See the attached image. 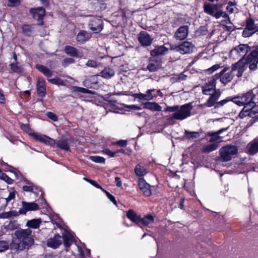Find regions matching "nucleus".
Returning a JSON list of instances; mask_svg holds the SVG:
<instances>
[{"instance_id":"1","label":"nucleus","mask_w":258,"mask_h":258,"mask_svg":"<svg viewBox=\"0 0 258 258\" xmlns=\"http://www.w3.org/2000/svg\"><path fill=\"white\" fill-rule=\"evenodd\" d=\"M34 243L30 229L18 230L15 232L11 246L16 250H23L28 248Z\"/></svg>"},{"instance_id":"2","label":"nucleus","mask_w":258,"mask_h":258,"mask_svg":"<svg viewBox=\"0 0 258 258\" xmlns=\"http://www.w3.org/2000/svg\"><path fill=\"white\" fill-rule=\"evenodd\" d=\"M192 109L191 103H187L181 106H168L165 109V111L173 112L167 118L169 121L173 120H182L190 116Z\"/></svg>"},{"instance_id":"3","label":"nucleus","mask_w":258,"mask_h":258,"mask_svg":"<svg viewBox=\"0 0 258 258\" xmlns=\"http://www.w3.org/2000/svg\"><path fill=\"white\" fill-rule=\"evenodd\" d=\"M203 8L205 13L215 17L216 19L220 18H223V20L221 21L222 25L231 23L228 15L225 12L220 10L217 5L205 3L203 6Z\"/></svg>"},{"instance_id":"4","label":"nucleus","mask_w":258,"mask_h":258,"mask_svg":"<svg viewBox=\"0 0 258 258\" xmlns=\"http://www.w3.org/2000/svg\"><path fill=\"white\" fill-rule=\"evenodd\" d=\"M255 95L252 91H249L243 95L234 97L232 101L238 105L247 106L250 108H256V103L253 100Z\"/></svg>"},{"instance_id":"5","label":"nucleus","mask_w":258,"mask_h":258,"mask_svg":"<svg viewBox=\"0 0 258 258\" xmlns=\"http://www.w3.org/2000/svg\"><path fill=\"white\" fill-rule=\"evenodd\" d=\"M238 153L236 146L234 145H226L222 147L219 150L220 156L218 160L221 162H227L231 160L232 157Z\"/></svg>"},{"instance_id":"6","label":"nucleus","mask_w":258,"mask_h":258,"mask_svg":"<svg viewBox=\"0 0 258 258\" xmlns=\"http://www.w3.org/2000/svg\"><path fill=\"white\" fill-rule=\"evenodd\" d=\"M258 32V25H256L253 20L247 18L245 21V27L242 32V36L249 37Z\"/></svg>"},{"instance_id":"7","label":"nucleus","mask_w":258,"mask_h":258,"mask_svg":"<svg viewBox=\"0 0 258 258\" xmlns=\"http://www.w3.org/2000/svg\"><path fill=\"white\" fill-rule=\"evenodd\" d=\"M221 94V92L220 90L217 89V91H215L214 92H213L212 94L209 95H210V97L208 99L205 103L201 104L200 107L202 108H204L206 107H214L215 108H216L218 100L219 99Z\"/></svg>"},{"instance_id":"8","label":"nucleus","mask_w":258,"mask_h":258,"mask_svg":"<svg viewBox=\"0 0 258 258\" xmlns=\"http://www.w3.org/2000/svg\"><path fill=\"white\" fill-rule=\"evenodd\" d=\"M30 136L36 141L51 146V147H54L55 145V141L54 140L40 133L35 132L31 133Z\"/></svg>"},{"instance_id":"9","label":"nucleus","mask_w":258,"mask_h":258,"mask_svg":"<svg viewBox=\"0 0 258 258\" xmlns=\"http://www.w3.org/2000/svg\"><path fill=\"white\" fill-rule=\"evenodd\" d=\"M227 71H228V69H224L219 74H217L215 75L216 78H220V81L224 84H226L230 82L232 80L235 74V72H232V69L231 71L228 72Z\"/></svg>"},{"instance_id":"10","label":"nucleus","mask_w":258,"mask_h":258,"mask_svg":"<svg viewBox=\"0 0 258 258\" xmlns=\"http://www.w3.org/2000/svg\"><path fill=\"white\" fill-rule=\"evenodd\" d=\"M247 63L246 58H242L237 62L232 67V72H237L235 75L240 77L242 76L243 72L245 70L246 64Z\"/></svg>"},{"instance_id":"11","label":"nucleus","mask_w":258,"mask_h":258,"mask_svg":"<svg viewBox=\"0 0 258 258\" xmlns=\"http://www.w3.org/2000/svg\"><path fill=\"white\" fill-rule=\"evenodd\" d=\"M247 63L246 58H242L237 62L232 67V72H237L235 75L240 77L242 76L243 72L245 70L246 64Z\"/></svg>"},{"instance_id":"12","label":"nucleus","mask_w":258,"mask_h":258,"mask_svg":"<svg viewBox=\"0 0 258 258\" xmlns=\"http://www.w3.org/2000/svg\"><path fill=\"white\" fill-rule=\"evenodd\" d=\"M22 205V208L19 210V213L20 214H25L28 211H36L39 209L38 205L34 202L29 203L23 201Z\"/></svg>"},{"instance_id":"13","label":"nucleus","mask_w":258,"mask_h":258,"mask_svg":"<svg viewBox=\"0 0 258 258\" xmlns=\"http://www.w3.org/2000/svg\"><path fill=\"white\" fill-rule=\"evenodd\" d=\"M202 92L204 95H208L217 91L216 82L214 79H211L202 87Z\"/></svg>"},{"instance_id":"14","label":"nucleus","mask_w":258,"mask_h":258,"mask_svg":"<svg viewBox=\"0 0 258 258\" xmlns=\"http://www.w3.org/2000/svg\"><path fill=\"white\" fill-rule=\"evenodd\" d=\"M138 40L142 46H150L153 41V38L146 31H142L138 35Z\"/></svg>"},{"instance_id":"15","label":"nucleus","mask_w":258,"mask_h":258,"mask_svg":"<svg viewBox=\"0 0 258 258\" xmlns=\"http://www.w3.org/2000/svg\"><path fill=\"white\" fill-rule=\"evenodd\" d=\"M89 28L95 33L100 32L103 29L102 20L97 18H93L90 21Z\"/></svg>"},{"instance_id":"16","label":"nucleus","mask_w":258,"mask_h":258,"mask_svg":"<svg viewBox=\"0 0 258 258\" xmlns=\"http://www.w3.org/2000/svg\"><path fill=\"white\" fill-rule=\"evenodd\" d=\"M62 243V237L59 234H55L53 237L49 238L46 242L48 247L53 249L58 247Z\"/></svg>"},{"instance_id":"17","label":"nucleus","mask_w":258,"mask_h":258,"mask_svg":"<svg viewBox=\"0 0 258 258\" xmlns=\"http://www.w3.org/2000/svg\"><path fill=\"white\" fill-rule=\"evenodd\" d=\"M194 48L193 44L190 42L185 41L176 48L177 51L181 54L188 53L192 51Z\"/></svg>"},{"instance_id":"18","label":"nucleus","mask_w":258,"mask_h":258,"mask_svg":"<svg viewBox=\"0 0 258 258\" xmlns=\"http://www.w3.org/2000/svg\"><path fill=\"white\" fill-rule=\"evenodd\" d=\"M188 33V27L187 26H182L175 32L174 37L177 40H182L186 38Z\"/></svg>"},{"instance_id":"19","label":"nucleus","mask_w":258,"mask_h":258,"mask_svg":"<svg viewBox=\"0 0 258 258\" xmlns=\"http://www.w3.org/2000/svg\"><path fill=\"white\" fill-rule=\"evenodd\" d=\"M139 186L141 190L145 196L149 197L152 195L150 184L147 183L144 179L139 178Z\"/></svg>"},{"instance_id":"20","label":"nucleus","mask_w":258,"mask_h":258,"mask_svg":"<svg viewBox=\"0 0 258 258\" xmlns=\"http://www.w3.org/2000/svg\"><path fill=\"white\" fill-rule=\"evenodd\" d=\"M91 37V34L84 30L80 31L76 36V40L80 43L83 44Z\"/></svg>"},{"instance_id":"21","label":"nucleus","mask_w":258,"mask_h":258,"mask_svg":"<svg viewBox=\"0 0 258 258\" xmlns=\"http://www.w3.org/2000/svg\"><path fill=\"white\" fill-rule=\"evenodd\" d=\"M30 12L33 15V18L38 21L42 20L45 14V10L42 7L32 9Z\"/></svg>"},{"instance_id":"22","label":"nucleus","mask_w":258,"mask_h":258,"mask_svg":"<svg viewBox=\"0 0 258 258\" xmlns=\"http://www.w3.org/2000/svg\"><path fill=\"white\" fill-rule=\"evenodd\" d=\"M250 50V47L247 44H240L236 46L231 50L232 53H235L239 55H244Z\"/></svg>"},{"instance_id":"23","label":"nucleus","mask_w":258,"mask_h":258,"mask_svg":"<svg viewBox=\"0 0 258 258\" xmlns=\"http://www.w3.org/2000/svg\"><path fill=\"white\" fill-rule=\"evenodd\" d=\"M256 108H250L248 106H244L243 109L240 111L239 114V116L241 118L249 116L251 117H253L255 114Z\"/></svg>"},{"instance_id":"24","label":"nucleus","mask_w":258,"mask_h":258,"mask_svg":"<svg viewBox=\"0 0 258 258\" xmlns=\"http://www.w3.org/2000/svg\"><path fill=\"white\" fill-rule=\"evenodd\" d=\"M155 91L154 89H149L148 90L146 91V94H142V93H139V94H134V96L140 99V100H147V101H150L152 100L154 98V96L152 94V93Z\"/></svg>"},{"instance_id":"25","label":"nucleus","mask_w":258,"mask_h":258,"mask_svg":"<svg viewBox=\"0 0 258 258\" xmlns=\"http://www.w3.org/2000/svg\"><path fill=\"white\" fill-rule=\"evenodd\" d=\"M126 217L133 222L137 225L140 224L141 216L134 210L130 209L126 212Z\"/></svg>"},{"instance_id":"26","label":"nucleus","mask_w":258,"mask_h":258,"mask_svg":"<svg viewBox=\"0 0 258 258\" xmlns=\"http://www.w3.org/2000/svg\"><path fill=\"white\" fill-rule=\"evenodd\" d=\"M98 75H92L84 81L85 86L94 88V86L98 83Z\"/></svg>"},{"instance_id":"27","label":"nucleus","mask_w":258,"mask_h":258,"mask_svg":"<svg viewBox=\"0 0 258 258\" xmlns=\"http://www.w3.org/2000/svg\"><path fill=\"white\" fill-rule=\"evenodd\" d=\"M161 67V61L159 59H152L150 60V62L147 66V69L150 72H154Z\"/></svg>"},{"instance_id":"28","label":"nucleus","mask_w":258,"mask_h":258,"mask_svg":"<svg viewBox=\"0 0 258 258\" xmlns=\"http://www.w3.org/2000/svg\"><path fill=\"white\" fill-rule=\"evenodd\" d=\"M168 51V49L163 45L156 47L153 50L151 51V55L153 56H157L163 55Z\"/></svg>"},{"instance_id":"29","label":"nucleus","mask_w":258,"mask_h":258,"mask_svg":"<svg viewBox=\"0 0 258 258\" xmlns=\"http://www.w3.org/2000/svg\"><path fill=\"white\" fill-rule=\"evenodd\" d=\"M144 108L153 111H160L162 109V107L155 102H147L145 103L144 104Z\"/></svg>"},{"instance_id":"30","label":"nucleus","mask_w":258,"mask_h":258,"mask_svg":"<svg viewBox=\"0 0 258 258\" xmlns=\"http://www.w3.org/2000/svg\"><path fill=\"white\" fill-rule=\"evenodd\" d=\"M37 92L40 96L43 97L45 94V81L42 79H39L37 84Z\"/></svg>"},{"instance_id":"31","label":"nucleus","mask_w":258,"mask_h":258,"mask_svg":"<svg viewBox=\"0 0 258 258\" xmlns=\"http://www.w3.org/2000/svg\"><path fill=\"white\" fill-rule=\"evenodd\" d=\"M65 52L71 56L81 57L82 56L81 53H78V50L74 47L71 46H66L64 48Z\"/></svg>"},{"instance_id":"32","label":"nucleus","mask_w":258,"mask_h":258,"mask_svg":"<svg viewBox=\"0 0 258 258\" xmlns=\"http://www.w3.org/2000/svg\"><path fill=\"white\" fill-rule=\"evenodd\" d=\"M63 241L64 246L67 248L69 247L74 240V237L72 234L69 232L64 233L62 235V241Z\"/></svg>"},{"instance_id":"33","label":"nucleus","mask_w":258,"mask_h":258,"mask_svg":"<svg viewBox=\"0 0 258 258\" xmlns=\"http://www.w3.org/2000/svg\"><path fill=\"white\" fill-rule=\"evenodd\" d=\"M248 152L250 154L254 155L258 152V140L254 139L248 145Z\"/></svg>"},{"instance_id":"34","label":"nucleus","mask_w":258,"mask_h":258,"mask_svg":"<svg viewBox=\"0 0 258 258\" xmlns=\"http://www.w3.org/2000/svg\"><path fill=\"white\" fill-rule=\"evenodd\" d=\"M135 172L138 176H143L148 173L147 168L141 164H138L135 168Z\"/></svg>"},{"instance_id":"35","label":"nucleus","mask_w":258,"mask_h":258,"mask_svg":"<svg viewBox=\"0 0 258 258\" xmlns=\"http://www.w3.org/2000/svg\"><path fill=\"white\" fill-rule=\"evenodd\" d=\"M247 64H249V68L251 70H254L257 68L258 61L256 60V57L248 55L246 58Z\"/></svg>"},{"instance_id":"36","label":"nucleus","mask_w":258,"mask_h":258,"mask_svg":"<svg viewBox=\"0 0 258 258\" xmlns=\"http://www.w3.org/2000/svg\"><path fill=\"white\" fill-rule=\"evenodd\" d=\"M27 183L28 184V185H25L23 187L24 191L32 192L34 194H37L38 191H40V189L34 185L31 182L27 181Z\"/></svg>"},{"instance_id":"37","label":"nucleus","mask_w":258,"mask_h":258,"mask_svg":"<svg viewBox=\"0 0 258 258\" xmlns=\"http://www.w3.org/2000/svg\"><path fill=\"white\" fill-rule=\"evenodd\" d=\"M41 222V219H33L28 220L27 222L26 226L31 228L37 229L39 228Z\"/></svg>"},{"instance_id":"38","label":"nucleus","mask_w":258,"mask_h":258,"mask_svg":"<svg viewBox=\"0 0 258 258\" xmlns=\"http://www.w3.org/2000/svg\"><path fill=\"white\" fill-rule=\"evenodd\" d=\"M154 221V218L152 216L148 215L143 218L141 217L140 224L138 225L140 227L142 226H147L153 223Z\"/></svg>"},{"instance_id":"39","label":"nucleus","mask_w":258,"mask_h":258,"mask_svg":"<svg viewBox=\"0 0 258 258\" xmlns=\"http://www.w3.org/2000/svg\"><path fill=\"white\" fill-rule=\"evenodd\" d=\"M37 69L42 73L47 78H50L52 76V72L49 69L46 68L43 65L38 64L36 66Z\"/></svg>"},{"instance_id":"40","label":"nucleus","mask_w":258,"mask_h":258,"mask_svg":"<svg viewBox=\"0 0 258 258\" xmlns=\"http://www.w3.org/2000/svg\"><path fill=\"white\" fill-rule=\"evenodd\" d=\"M226 130V128L222 129L216 132H209L208 133V135L211 137V138L209 140L210 142H214L217 141L221 139V137L218 135L220 134L223 131Z\"/></svg>"},{"instance_id":"41","label":"nucleus","mask_w":258,"mask_h":258,"mask_svg":"<svg viewBox=\"0 0 258 258\" xmlns=\"http://www.w3.org/2000/svg\"><path fill=\"white\" fill-rule=\"evenodd\" d=\"M101 77L105 79H110L113 76V71L110 68H105L100 72Z\"/></svg>"},{"instance_id":"42","label":"nucleus","mask_w":258,"mask_h":258,"mask_svg":"<svg viewBox=\"0 0 258 258\" xmlns=\"http://www.w3.org/2000/svg\"><path fill=\"white\" fill-rule=\"evenodd\" d=\"M218 148V145L216 143L207 145L203 147L202 151L204 153H210L216 150Z\"/></svg>"},{"instance_id":"43","label":"nucleus","mask_w":258,"mask_h":258,"mask_svg":"<svg viewBox=\"0 0 258 258\" xmlns=\"http://www.w3.org/2000/svg\"><path fill=\"white\" fill-rule=\"evenodd\" d=\"M55 144L58 148L64 150L65 151L69 150V146L68 144L66 141L64 140H59L57 142H55Z\"/></svg>"},{"instance_id":"44","label":"nucleus","mask_w":258,"mask_h":258,"mask_svg":"<svg viewBox=\"0 0 258 258\" xmlns=\"http://www.w3.org/2000/svg\"><path fill=\"white\" fill-rule=\"evenodd\" d=\"M18 215V212L16 211H12L1 214V217L2 218L7 219L17 216Z\"/></svg>"},{"instance_id":"45","label":"nucleus","mask_w":258,"mask_h":258,"mask_svg":"<svg viewBox=\"0 0 258 258\" xmlns=\"http://www.w3.org/2000/svg\"><path fill=\"white\" fill-rule=\"evenodd\" d=\"M185 135L186 138L188 139H194L198 138L200 136L199 132H189L187 130L185 131Z\"/></svg>"},{"instance_id":"46","label":"nucleus","mask_w":258,"mask_h":258,"mask_svg":"<svg viewBox=\"0 0 258 258\" xmlns=\"http://www.w3.org/2000/svg\"><path fill=\"white\" fill-rule=\"evenodd\" d=\"M11 69L15 73H21L22 71V68L21 65L17 62L15 63H12L10 64Z\"/></svg>"},{"instance_id":"47","label":"nucleus","mask_w":258,"mask_h":258,"mask_svg":"<svg viewBox=\"0 0 258 258\" xmlns=\"http://www.w3.org/2000/svg\"><path fill=\"white\" fill-rule=\"evenodd\" d=\"M23 32L25 35H30L33 32V28L29 25H25L22 27Z\"/></svg>"},{"instance_id":"48","label":"nucleus","mask_w":258,"mask_h":258,"mask_svg":"<svg viewBox=\"0 0 258 258\" xmlns=\"http://www.w3.org/2000/svg\"><path fill=\"white\" fill-rule=\"evenodd\" d=\"M101 64V63L92 59L88 60L86 63L87 67L94 68L99 67Z\"/></svg>"},{"instance_id":"49","label":"nucleus","mask_w":258,"mask_h":258,"mask_svg":"<svg viewBox=\"0 0 258 258\" xmlns=\"http://www.w3.org/2000/svg\"><path fill=\"white\" fill-rule=\"evenodd\" d=\"M89 159L91 161L98 163H104L105 160L103 157L99 156H90Z\"/></svg>"},{"instance_id":"50","label":"nucleus","mask_w":258,"mask_h":258,"mask_svg":"<svg viewBox=\"0 0 258 258\" xmlns=\"http://www.w3.org/2000/svg\"><path fill=\"white\" fill-rule=\"evenodd\" d=\"M9 243L6 241H0V252H4L9 248Z\"/></svg>"},{"instance_id":"51","label":"nucleus","mask_w":258,"mask_h":258,"mask_svg":"<svg viewBox=\"0 0 258 258\" xmlns=\"http://www.w3.org/2000/svg\"><path fill=\"white\" fill-rule=\"evenodd\" d=\"M20 127L22 130L28 133L30 136L31 133H34L32 132V130L31 129V128L28 124L21 123L20 125Z\"/></svg>"},{"instance_id":"52","label":"nucleus","mask_w":258,"mask_h":258,"mask_svg":"<svg viewBox=\"0 0 258 258\" xmlns=\"http://www.w3.org/2000/svg\"><path fill=\"white\" fill-rule=\"evenodd\" d=\"M75 60L72 58H66L62 61V65L64 67H66L71 63H73Z\"/></svg>"},{"instance_id":"53","label":"nucleus","mask_w":258,"mask_h":258,"mask_svg":"<svg viewBox=\"0 0 258 258\" xmlns=\"http://www.w3.org/2000/svg\"><path fill=\"white\" fill-rule=\"evenodd\" d=\"M0 178L5 181L8 184H12L13 183V180L5 173H2Z\"/></svg>"},{"instance_id":"54","label":"nucleus","mask_w":258,"mask_h":258,"mask_svg":"<svg viewBox=\"0 0 258 258\" xmlns=\"http://www.w3.org/2000/svg\"><path fill=\"white\" fill-rule=\"evenodd\" d=\"M74 90L78 92H80L83 93H91L92 91L82 87H74Z\"/></svg>"},{"instance_id":"55","label":"nucleus","mask_w":258,"mask_h":258,"mask_svg":"<svg viewBox=\"0 0 258 258\" xmlns=\"http://www.w3.org/2000/svg\"><path fill=\"white\" fill-rule=\"evenodd\" d=\"M15 191H11L9 192V196L5 199L6 203L10 202L12 200L15 198Z\"/></svg>"},{"instance_id":"56","label":"nucleus","mask_w":258,"mask_h":258,"mask_svg":"<svg viewBox=\"0 0 258 258\" xmlns=\"http://www.w3.org/2000/svg\"><path fill=\"white\" fill-rule=\"evenodd\" d=\"M46 115L49 118L52 119L53 121H56L57 120V116L53 112H48Z\"/></svg>"},{"instance_id":"57","label":"nucleus","mask_w":258,"mask_h":258,"mask_svg":"<svg viewBox=\"0 0 258 258\" xmlns=\"http://www.w3.org/2000/svg\"><path fill=\"white\" fill-rule=\"evenodd\" d=\"M230 100V99L226 98L225 99L221 100L220 101H218L217 105H216V108L223 106L224 104L227 103Z\"/></svg>"},{"instance_id":"58","label":"nucleus","mask_w":258,"mask_h":258,"mask_svg":"<svg viewBox=\"0 0 258 258\" xmlns=\"http://www.w3.org/2000/svg\"><path fill=\"white\" fill-rule=\"evenodd\" d=\"M227 11L229 14L233 13L236 10V8L235 6H227L226 7Z\"/></svg>"},{"instance_id":"59","label":"nucleus","mask_w":258,"mask_h":258,"mask_svg":"<svg viewBox=\"0 0 258 258\" xmlns=\"http://www.w3.org/2000/svg\"><path fill=\"white\" fill-rule=\"evenodd\" d=\"M127 144V141L126 140H121L114 143V145H117L120 147L125 146Z\"/></svg>"},{"instance_id":"60","label":"nucleus","mask_w":258,"mask_h":258,"mask_svg":"<svg viewBox=\"0 0 258 258\" xmlns=\"http://www.w3.org/2000/svg\"><path fill=\"white\" fill-rule=\"evenodd\" d=\"M9 170L11 172H12L14 173L15 174V176H16L17 178H19V175L20 174V172H19L18 171H17L16 169L14 168H13V167H9Z\"/></svg>"},{"instance_id":"61","label":"nucleus","mask_w":258,"mask_h":258,"mask_svg":"<svg viewBox=\"0 0 258 258\" xmlns=\"http://www.w3.org/2000/svg\"><path fill=\"white\" fill-rule=\"evenodd\" d=\"M10 6H16L20 4V0H8Z\"/></svg>"},{"instance_id":"62","label":"nucleus","mask_w":258,"mask_h":258,"mask_svg":"<svg viewBox=\"0 0 258 258\" xmlns=\"http://www.w3.org/2000/svg\"><path fill=\"white\" fill-rule=\"evenodd\" d=\"M219 68H220V66L219 64H215V65H214L211 68H209V69L207 70V71L211 73H213V72L216 71L217 70H218Z\"/></svg>"},{"instance_id":"63","label":"nucleus","mask_w":258,"mask_h":258,"mask_svg":"<svg viewBox=\"0 0 258 258\" xmlns=\"http://www.w3.org/2000/svg\"><path fill=\"white\" fill-rule=\"evenodd\" d=\"M249 55L254 57H256V56L258 55V45L255 47V49L253 50Z\"/></svg>"},{"instance_id":"64","label":"nucleus","mask_w":258,"mask_h":258,"mask_svg":"<svg viewBox=\"0 0 258 258\" xmlns=\"http://www.w3.org/2000/svg\"><path fill=\"white\" fill-rule=\"evenodd\" d=\"M103 153L107 155H108L110 157H113V152H112L110 150L108 149H105L103 150Z\"/></svg>"}]
</instances>
